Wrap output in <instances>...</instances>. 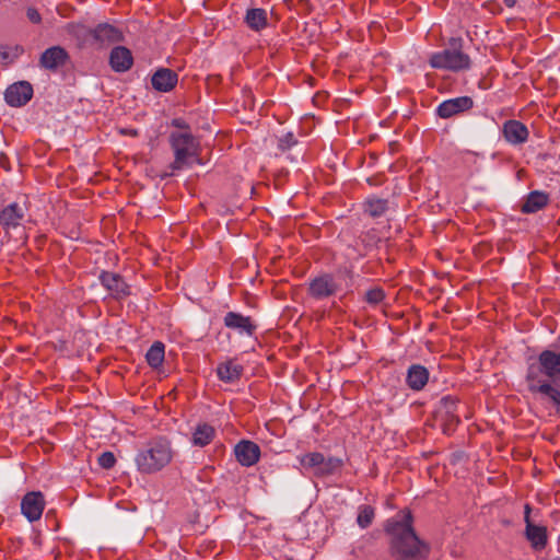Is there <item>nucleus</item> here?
I'll use <instances>...</instances> for the list:
<instances>
[{
  "instance_id": "obj_11",
  "label": "nucleus",
  "mask_w": 560,
  "mask_h": 560,
  "mask_svg": "<svg viewBox=\"0 0 560 560\" xmlns=\"http://www.w3.org/2000/svg\"><path fill=\"white\" fill-rule=\"evenodd\" d=\"M223 323L226 328L248 337L254 336L257 329V325L252 317L232 311L224 315Z\"/></svg>"
},
{
  "instance_id": "obj_30",
  "label": "nucleus",
  "mask_w": 560,
  "mask_h": 560,
  "mask_svg": "<svg viewBox=\"0 0 560 560\" xmlns=\"http://www.w3.org/2000/svg\"><path fill=\"white\" fill-rule=\"evenodd\" d=\"M457 410V400L451 396L443 397L436 409V417L452 416Z\"/></svg>"
},
{
  "instance_id": "obj_1",
  "label": "nucleus",
  "mask_w": 560,
  "mask_h": 560,
  "mask_svg": "<svg viewBox=\"0 0 560 560\" xmlns=\"http://www.w3.org/2000/svg\"><path fill=\"white\" fill-rule=\"evenodd\" d=\"M385 530L392 535L390 550L396 560H424L429 556L430 546L416 534L410 511L388 520Z\"/></svg>"
},
{
  "instance_id": "obj_35",
  "label": "nucleus",
  "mask_w": 560,
  "mask_h": 560,
  "mask_svg": "<svg viewBox=\"0 0 560 560\" xmlns=\"http://www.w3.org/2000/svg\"><path fill=\"white\" fill-rule=\"evenodd\" d=\"M98 465L104 469H110L116 464V457L112 452H103L97 458Z\"/></svg>"
},
{
  "instance_id": "obj_33",
  "label": "nucleus",
  "mask_w": 560,
  "mask_h": 560,
  "mask_svg": "<svg viewBox=\"0 0 560 560\" xmlns=\"http://www.w3.org/2000/svg\"><path fill=\"white\" fill-rule=\"evenodd\" d=\"M385 299V292L382 288L375 287L365 292L364 300L371 305H377Z\"/></svg>"
},
{
  "instance_id": "obj_12",
  "label": "nucleus",
  "mask_w": 560,
  "mask_h": 560,
  "mask_svg": "<svg viewBox=\"0 0 560 560\" xmlns=\"http://www.w3.org/2000/svg\"><path fill=\"white\" fill-rule=\"evenodd\" d=\"M98 279L102 285L109 292V294L117 300H120L130 294L129 285L118 273L102 271L98 276Z\"/></svg>"
},
{
  "instance_id": "obj_5",
  "label": "nucleus",
  "mask_w": 560,
  "mask_h": 560,
  "mask_svg": "<svg viewBox=\"0 0 560 560\" xmlns=\"http://www.w3.org/2000/svg\"><path fill=\"white\" fill-rule=\"evenodd\" d=\"M540 374L545 377L541 385H550L549 382H560V352L551 349L542 350L528 371V378L536 380ZM541 383V381H538Z\"/></svg>"
},
{
  "instance_id": "obj_41",
  "label": "nucleus",
  "mask_w": 560,
  "mask_h": 560,
  "mask_svg": "<svg viewBox=\"0 0 560 560\" xmlns=\"http://www.w3.org/2000/svg\"><path fill=\"white\" fill-rule=\"evenodd\" d=\"M504 4L508 7V8H513L517 0H503Z\"/></svg>"
},
{
  "instance_id": "obj_16",
  "label": "nucleus",
  "mask_w": 560,
  "mask_h": 560,
  "mask_svg": "<svg viewBox=\"0 0 560 560\" xmlns=\"http://www.w3.org/2000/svg\"><path fill=\"white\" fill-rule=\"evenodd\" d=\"M109 66L118 73L127 72L133 66V56L129 48L115 46L109 54Z\"/></svg>"
},
{
  "instance_id": "obj_4",
  "label": "nucleus",
  "mask_w": 560,
  "mask_h": 560,
  "mask_svg": "<svg viewBox=\"0 0 560 560\" xmlns=\"http://www.w3.org/2000/svg\"><path fill=\"white\" fill-rule=\"evenodd\" d=\"M168 140L174 152V161L168 166L171 173L167 175L190 166L192 159L199 162V142L190 132H172Z\"/></svg>"
},
{
  "instance_id": "obj_2",
  "label": "nucleus",
  "mask_w": 560,
  "mask_h": 560,
  "mask_svg": "<svg viewBox=\"0 0 560 560\" xmlns=\"http://www.w3.org/2000/svg\"><path fill=\"white\" fill-rule=\"evenodd\" d=\"M171 442L165 438H155L138 451L135 463L141 474H154L172 460Z\"/></svg>"
},
{
  "instance_id": "obj_31",
  "label": "nucleus",
  "mask_w": 560,
  "mask_h": 560,
  "mask_svg": "<svg viewBox=\"0 0 560 560\" xmlns=\"http://www.w3.org/2000/svg\"><path fill=\"white\" fill-rule=\"evenodd\" d=\"M343 462L339 457H325L323 458V464L320 466L319 477L329 476L336 472L341 468Z\"/></svg>"
},
{
  "instance_id": "obj_21",
  "label": "nucleus",
  "mask_w": 560,
  "mask_h": 560,
  "mask_svg": "<svg viewBox=\"0 0 560 560\" xmlns=\"http://www.w3.org/2000/svg\"><path fill=\"white\" fill-rule=\"evenodd\" d=\"M69 35L78 40L82 47H94V27H88L84 24L71 22L66 25Z\"/></svg>"
},
{
  "instance_id": "obj_28",
  "label": "nucleus",
  "mask_w": 560,
  "mask_h": 560,
  "mask_svg": "<svg viewBox=\"0 0 560 560\" xmlns=\"http://www.w3.org/2000/svg\"><path fill=\"white\" fill-rule=\"evenodd\" d=\"M323 458L324 455L322 453L315 452L303 455L300 462L305 469H311L314 475L319 476Z\"/></svg>"
},
{
  "instance_id": "obj_38",
  "label": "nucleus",
  "mask_w": 560,
  "mask_h": 560,
  "mask_svg": "<svg viewBox=\"0 0 560 560\" xmlns=\"http://www.w3.org/2000/svg\"><path fill=\"white\" fill-rule=\"evenodd\" d=\"M172 126L179 129H189V125L183 118H174L172 120Z\"/></svg>"
},
{
  "instance_id": "obj_29",
  "label": "nucleus",
  "mask_w": 560,
  "mask_h": 560,
  "mask_svg": "<svg viewBox=\"0 0 560 560\" xmlns=\"http://www.w3.org/2000/svg\"><path fill=\"white\" fill-rule=\"evenodd\" d=\"M542 400H551L560 409V387H529Z\"/></svg>"
},
{
  "instance_id": "obj_27",
  "label": "nucleus",
  "mask_w": 560,
  "mask_h": 560,
  "mask_svg": "<svg viewBox=\"0 0 560 560\" xmlns=\"http://www.w3.org/2000/svg\"><path fill=\"white\" fill-rule=\"evenodd\" d=\"M388 210V200L377 197L368 198L364 202V212L371 218H380Z\"/></svg>"
},
{
  "instance_id": "obj_23",
  "label": "nucleus",
  "mask_w": 560,
  "mask_h": 560,
  "mask_svg": "<svg viewBox=\"0 0 560 560\" xmlns=\"http://www.w3.org/2000/svg\"><path fill=\"white\" fill-rule=\"evenodd\" d=\"M245 23L247 26L256 32L261 31L267 26V12L260 8L249 9L245 15Z\"/></svg>"
},
{
  "instance_id": "obj_34",
  "label": "nucleus",
  "mask_w": 560,
  "mask_h": 560,
  "mask_svg": "<svg viewBox=\"0 0 560 560\" xmlns=\"http://www.w3.org/2000/svg\"><path fill=\"white\" fill-rule=\"evenodd\" d=\"M438 420L441 421V425L443 427V431L446 434H450L454 431L455 427L459 423V419L455 412L452 416L436 417Z\"/></svg>"
},
{
  "instance_id": "obj_15",
  "label": "nucleus",
  "mask_w": 560,
  "mask_h": 560,
  "mask_svg": "<svg viewBox=\"0 0 560 560\" xmlns=\"http://www.w3.org/2000/svg\"><path fill=\"white\" fill-rule=\"evenodd\" d=\"M502 133L506 142L512 145H520L527 141L529 131L520 120L510 119L503 124Z\"/></svg>"
},
{
  "instance_id": "obj_20",
  "label": "nucleus",
  "mask_w": 560,
  "mask_h": 560,
  "mask_svg": "<svg viewBox=\"0 0 560 560\" xmlns=\"http://www.w3.org/2000/svg\"><path fill=\"white\" fill-rule=\"evenodd\" d=\"M244 368L235 359L226 360L217 368V375L224 383L238 382L243 374Z\"/></svg>"
},
{
  "instance_id": "obj_7",
  "label": "nucleus",
  "mask_w": 560,
  "mask_h": 560,
  "mask_svg": "<svg viewBox=\"0 0 560 560\" xmlns=\"http://www.w3.org/2000/svg\"><path fill=\"white\" fill-rule=\"evenodd\" d=\"M124 40V34L120 28L109 23H100L94 27V47L103 49L110 45Z\"/></svg>"
},
{
  "instance_id": "obj_17",
  "label": "nucleus",
  "mask_w": 560,
  "mask_h": 560,
  "mask_svg": "<svg viewBox=\"0 0 560 560\" xmlns=\"http://www.w3.org/2000/svg\"><path fill=\"white\" fill-rule=\"evenodd\" d=\"M69 59L67 50L60 46L46 49L39 59V66L44 69L55 71L66 65Z\"/></svg>"
},
{
  "instance_id": "obj_40",
  "label": "nucleus",
  "mask_w": 560,
  "mask_h": 560,
  "mask_svg": "<svg viewBox=\"0 0 560 560\" xmlns=\"http://www.w3.org/2000/svg\"><path fill=\"white\" fill-rule=\"evenodd\" d=\"M0 159H1V161H0L1 166H2L3 168H5V171H10V170H11V167H10V165L7 163V158L2 155Z\"/></svg>"
},
{
  "instance_id": "obj_22",
  "label": "nucleus",
  "mask_w": 560,
  "mask_h": 560,
  "mask_svg": "<svg viewBox=\"0 0 560 560\" xmlns=\"http://www.w3.org/2000/svg\"><path fill=\"white\" fill-rule=\"evenodd\" d=\"M548 194L540 190L530 191L525 198L521 207V211L523 213H535L545 208L548 205Z\"/></svg>"
},
{
  "instance_id": "obj_26",
  "label": "nucleus",
  "mask_w": 560,
  "mask_h": 560,
  "mask_svg": "<svg viewBox=\"0 0 560 560\" xmlns=\"http://www.w3.org/2000/svg\"><path fill=\"white\" fill-rule=\"evenodd\" d=\"M165 357V346L161 341H155L147 351L145 360L148 364L154 369L159 370L162 363L164 362Z\"/></svg>"
},
{
  "instance_id": "obj_25",
  "label": "nucleus",
  "mask_w": 560,
  "mask_h": 560,
  "mask_svg": "<svg viewBox=\"0 0 560 560\" xmlns=\"http://www.w3.org/2000/svg\"><path fill=\"white\" fill-rule=\"evenodd\" d=\"M214 433L215 431L213 427L209 425L208 423H200L196 427L192 433V444L203 447L212 441Z\"/></svg>"
},
{
  "instance_id": "obj_39",
  "label": "nucleus",
  "mask_w": 560,
  "mask_h": 560,
  "mask_svg": "<svg viewBox=\"0 0 560 560\" xmlns=\"http://www.w3.org/2000/svg\"><path fill=\"white\" fill-rule=\"evenodd\" d=\"M10 59V54L5 47L0 46V62H7Z\"/></svg>"
},
{
  "instance_id": "obj_13",
  "label": "nucleus",
  "mask_w": 560,
  "mask_h": 560,
  "mask_svg": "<svg viewBox=\"0 0 560 560\" xmlns=\"http://www.w3.org/2000/svg\"><path fill=\"white\" fill-rule=\"evenodd\" d=\"M472 106L474 101L471 97L459 96L442 102L436 108V114L439 117L446 119L467 112L472 108Z\"/></svg>"
},
{
  "instance_id": "obj_6",
  "label": "nucleus",
  "mask_w": 560,
  "mask_h": 560,
  "mask_svg": "<svg viewBox=\"0 0 560 560\" xmlns=\"http://www.w3.org/2000/svg\"><path fill=\"white\" fill-rule=\"evenodd\" d=\"M26 215L27 208L19 202H12L0 211V225L8 237L12 230L23 225Z\"/></svg>"
},
{
  "instance_id": "obj_19",
  "label": "nucleus",
  "mask_w": 560,
  "mask_h": 560,
  "mask_svg": "<svg viewBox=\"0 0 560 560\" xmlns=\"http://www.w3.org/2000/svg\"><path fill=\"white\" fill-rule=\"evenodd\" d=\"M234 453L236 459L243 466L249 467L256 464L259 459L260 448L256 443L252 441H241L235 445Z\"/></svg>"
},
{
  "instance_id": "obj_10",
  "label": "nucleus",
  "mask_w": 560,
  "mask_h": 560,
  "mask_svg": "<svg viewBox=\"0 0 560 560\" xmlns=\"http://www.w3.org/2000/svg\"><path fill=\"white\" fill-rule=\"evenodd\" d=\"M45 508L44 495L39 491L27 492L21 501V512L27 518L28 522L33 523L40 518Z\"/></svg>"
},
{
  "instance_id": "obj_24",
  "label": "nucleus",
  "mask_w": 560,
  "mask_h": 560,
  "mask_svg": "<svg viewBox=\"0 0 560 560\" xmlns=\"http://www.w3.org/2000/svg\"><path fill=\"white\" fill-rule=\"evenodd\" d=\"M429 370L421 364H412L408 368L406 382L407 385H427L429 382Z\"/></svg>"
},
{
  "instance_id": "obj_36",
  "label": "nucleus",
  "mask_w": 560,
  "mask_h": 560,
  "mask_svg": "<svg viewBox=\"0 0 560 560\" xmlns=\"http://www.w3.org/2000/svg\"><path fill=\"white\" fill-rule=\"evenodd\" d=\"M296 143V140L293 136V133L289 132L281 137L278 141V148L281 151L289 150L291 147H293Z\"/></svg>"
},
{
  "instance_id": "obj_42",
  "label": "nucleus",
  "mask_w": 560,
  "mask_h": 560,
  "mask_svg": "<svg viewBox=\"0 0 560 560\" xmlns=\"http://www.w3.org/2000/svg\"><path fill=\"white\" fill-rule=\"evenodd\" d=\"M413 389H421L422 387L420 386H417V387H412Z\"/></svg>"
},
{
  "instance_id": "obj_37",
  "label": "nucleus",
  "mask_w": 560,
  "mask_h": 560,
  "mask_svg": "<svg viewBox=\"0 0 560 560\" xmlns=\"http://www.w3.org/2000/svg\"><path fill=\"white\" fill-rule=\"evenodd\" d=\"M26 16L34 24H39L42 22V15L37 11V9L33 7L27 8Z\"/></svg>"
},
{
  "instance_id": "obj_18",
  "label": "nucleus",
  "mask_w": 560,
  "mask_h": 560,
  "mask_svg": "<svg viewBox=\"0 0 560 560\" xmlns=\"http://www.w3.org/2000/svg\"><path fill=\"white\" fill-rule=\"evenodd\" d=\"M177 82V73L168 68H160L151 78L152 88L163 93L171 92L176 86Z\"/></svg>"
},
{
  "instance_id": "obj_8",
  "label": "nucleus",
  "mask_w": 560,
  "mask_h": 560,
  "mask_svg": "<svg viewBox=\"0 0 560 560\" xmlns=\"http://www.w3.org/2000/svg\"><path fill=\"white\" fill-rule=\"evenodd\" d=\"M530 506L525 505L524 521H525V537L529 541L530 547L536 550H542L547 545V528L541 525H536L530 521Z\"/></svg>"
},
{
  "instance_id": "obj_14",
  "label": "nucleus",
  "mask_w": 560,
  "mask_h": 560,
  "mask_svg": "<svg viewBox=\"0 0 560 560\" xmlns=\"http://www.w3.org/2000/svg\"><path fill=\"white\" fill-rule=\"evenodd\" d=\"M338 290V284L334 280V277L329 273H325L314 278L310 282L308 292L310 295L316 300H323L334 295Z\"/></svg>"
},
{
  "instance_id": "obj_3",
  "label": "nucleus",
  "mask_w": 560,
  "mask_h": 560,
  "mask_svg": "<svg viewBox=\"0 0 560 560\" xmlns=\"http://www.w3.org/2000/svg\"><path fill=\"white\" fill-rule=\"evenodd\" d=\"M429 65L434 69L460 72L470 69L471 60L463 51V39L452 37L443 50L430 55Z\"/></svg>"
},
{
  "instance_id": "obj_9",
  "label": "nucleus",
  "mask_w": 560,
  "mask_h": 560,
  "mask_svg": "<svg viewBox=\"0 0 560 560\" xmlns=\"http://www.w3.org/2000/svg\"><path fill=\"white\" fill-rule=\"evenodd\" d=\"M33 93V86L30 82L19 81L7 88L4 100L11 107H21L31 101Z\"/></svg>"
},
{
  "instance_id": "obj_32",
  "label": "nucleus",
  "mask_w": 560,
  "mask_h": 560,
  "mask_svg": "<svg viewBox=\"0 0 560 560\" xmlns=\"http://www.w3.org/2000/svg\"><path fill=\"white\" fill-rule=\"evenodd\" d=\"M374 516L375 513L372 506L361 505L359 508L357 523L361 528H368L372 524Z\"/></svg>"
}]
</instances>
